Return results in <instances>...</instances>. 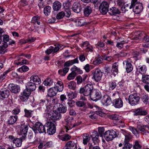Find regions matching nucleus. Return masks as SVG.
<instances>
[{
	"label": "nucleus",
	"mask_w": 149,
	"mask_h": 149,
	"mask_svg": "<svg viewBox=\"0 0 149 149\" xmlns=\"http://www.w3.org/2000/svg\"><path fill=\"white\" fill-rule=\"evenodd\" d=\"M92 9L89 6H87L84 8V13L85 16L88 17L92 12Z\"/></svg>",
	"instance_id": "28"
},
{
	"label": "nucleus",
	"mask_w": 149,
	"mask_h": 149,
	"mask_svg": "<svg viewBox=\"0 0 149 149\" xmlns=\"http://www.w3.org/2000/svg\"><path fill=\"white\" fill-rule=\"evenodd\" d=\"M118 71V65H117V63L115 62L112 66L111 69V72L115 76L117 74Z\"/></svg>",
	"instance_id": "30"
},
{
	"label": "nucleus",
	"mask_w": 149,
	"mask_h": 149,
	"mask_svg": "<svg viewBox=\"0 0 149 149\" xmlns=\"http://www.w3.org/2000/svg\"><path fill=\"white\" fill-rule=\"evenodd\" d=\"M92 74L93 75L92 79L96 82H98L101 79L103 75L102 72L98 69L94 70Z\"/></svg>",
	"instance_id": "7"
},
{
	"label": "nucleus",
	"mask_w": 149,
	"mask_h": 149,
	"mask_svg": "<svg viewBox=\"0 0 149 149\" xmlns=\"http://www.w3.org/2000/svg\"><path fill=\"white\" fill-rule=\"evenodd\" d=\"M8 87L11 92L15 94L18 93L20 90L19 86L14 84H10Z\"/></svg>",
	"instance_id": "10"
},
{
	"label": "nucleus",
	"mask_w": 149,
	"mask_h": 149,
	"mask_svg": "<svg viewBox=\"0 0 149 149\" xmlns=\"http://www.w3.org/2000/svg\"><path fill=\"white\" fill-rule=\"evenodd\" d=\"M47 109L45 114L48 119L54 121L60 118L61 114L60 113L57 112L56 111H53V113H51V111L49 109H48L47 108Z\"/></svg>",
	"instance_id": "1"
},
{
	"label": "nucleus",
	"mask_w": 149,
	"mask_h": 149,
	"mask_svg": "<svg viewBox=\"0 0 149 149\" xmlns=\"http://www.w3.org/2000/svg\"><path fill=\"white\" fill-rule=\"evenodd\" d=\"M67 87L70 89L74 90L76 88V83L73 81H72L67 84Z\"/></svg>",
	"instance_id": "46"
},
{
	"label": "nucleus",
	"mask_w": 149,
	"mask_h": 149,
	"mask_svg": "<svg viewBox=\"0 0 149 149\" xmlns=\"http://www.w3.org/2000/svg\"><path fill=\"white\" fill-rule=\"evenodd\" d=\"M147 111L141 108H138L134 112V116H145L147 114Z\"/></svg>",
	"instance_id": "21"
},
{
	"label": "nucleus",
	"mask_w": 149,
	"mask_h": 149,
	"mask_svg": "<svg viewBox=\"0 0 149 149\" xmlns=\"http://www.w3.org/2000/svg\"><path fill=\"white\" fill-rule=\"evenodd\" d=\"M89 149H100V147L98 146L93 147L92 144L91 143H89L88 144Z\"/></svg>",
	"instance_id": "64"
},
{
	"label": "nucleus",
	"mask_w": 149,
	"mask_h": 149,
	"mask_svg": "<svg viewBox=\"0 0 149 149\" xmlns=\"http://www.w3.org/2000/svg\"><path fill=\"white\" fill-rule=\"evenodd\" d=\"M28 129V127L27 125H21L19 131L18 132V134L19 135L22 136L20 138L22 139H24L26 136V133Z\"/></svg>",
	"instance_id": "8"
},
{
	"label": "nucleus",
	"mask_w": 149,
	"mask_h": 149,
	"mask_svg": "<svg viewBox=\"0 0 149 149\" xmlns=\"http://www.w3.org/2000/svg\"><path fill=\"white\" fill-rule=\"evenodd\" d=\"M66 149H77V142L70 141L67 142L65 145Z\"/></svg>",
	"instance_id": "19"
},
{
	"label": "nucleus",
	"mask_w": 149,
	"mask_h": 149,
	"mask_svg": "<svg viewBox=\"0 0 149 149\" xmlns=\"http://www.w3.org/2000/svg\"><path fill=\"white\" fill-rule=\"evenodd\" d=\"M71 6V2L68 1H66L63 4V8L66 13V16L69 17L71 15V13L70 8Z\"/></svg>",
	"instance_id": "13"
},
{
	"label": "nucleus",
	"mask_w": 149,
	"mask_h": 149,
	"mask_svg": "<svg viewBox=\"0 0 149 149\" xmlns=\"http://www.w3.org/2000/svg\"><path fill=\"white\" fill-rule=\"evenodd\" d=\"M91 137L88 134H84L83 137V143L84 145L87 144L90 140Z\"/></svg>",
	"instance_id": "37"
},
{
	"label": "nucleus",
	"mask_w": 149,
	"mask_h": 149,
	"mask_svg": "<svg viewBox=\"0 0 149 149\" xmlns=\"http://www.w3.org/2000/svg\"><path fill=\"white\" fill-rule=\"evenodd\" d=\"M137 69L139 73L142 74L146 73L147 70L146 67L145 65L139 66Z\"/></svg>",
	"instance_id": "31"
},
{
	"label": "nucleus",
	"mask_w": 149,
	"mask_h": 149,
	"mask_svg": "<svg viewBox=\"0 0 149 149\" xmlns=\"http://www.w3.org/2000/svg\"><path fill=\"white\" fill-rule=\"evenodd\" d=\"M51 8L49 6H46L44 9V13L46 15H48L51 11Z\"/></svg>",
	"instance_id": "44"
},
{
	"label": "nucleus",
	"mask_w": 149,
	"mask_h": 149,
	"mask_svg": "<svg viewBox=\"0 0 149 149\" xmlns=\"http://www.w3.org/2000/svg\"><path fill=\"white\" fill-rule=\"evenodd\" d=\"M122 133H123L125 136L124 143H129V142L131 138L129 132L125 130L122 129Z\"/></svg>",
	"instance_id": "22"
},
{
	"label": "nucleus",
	"mask_w": 149,
	"mask_h": 149,
	"mask_svg": "<svg viewBox=\"0 0 149 149\" xmlns=\"http://www.w3.org/2000/svg\"><path fill=\"white\" fill-rule=\"evenodd\" d=\"M93 90V85L92 84H88L83 87L80 88L79 93L85 96H90Z\"/></svg>",
	"instance_id": "2"
},
{
	"label": "nucleus",
	"mask_w": 149,
	"mask_h": 149,
	"mask_svg": "<svg viewBox=\"0 0 149 149\" xmlns=\"http://www.w3.org/2000/svg\"><path fill=\"white\" fill-rule=\"evenodd\" d=\"M9 36L6 34H4L3 35V41L4 42V44L7 43L9 41Z\"/></svg>",
	"instance_id": "57"
},
{
	"label": "nucleus",
	"mask_w": 149,
	"mask_h": 149,
	"mask_svg": "<svg viewBox=\"0 0 149 149\" xmlns=\"http://www.w3.org/2000/svg\"><path fill=\"white\" fill-rule=\"evenodd\" d=\"M61 3L59 1H55L53 3V8L54 10L57 11L59 10L61 8Z\"/></svg>",
	"instance_id": "33"
},
{
	"label": "nucleus",
	"mask_w": 149,
	"mask_h": 149,
	"mask_svg": "<svg viewBox=\"0 0 149 149\" xmlns=\"http://www.w3.org/2000/svg\"><path fill=\"white\" fill-rule=\"evenodd\" d=\"M76 104L78 107H82L85 105V104L83 101H77L76 102Z\"/></svg>",
	"instance_id": "63"
},
{
	"label": "nucleus",
	"mask_w": 149,
	"mask_h": 149,
	"mask_svg": "<svg viewBox=\"0 0 149 149\" xmlns=\"http://www.w3.org/2000/svg\"><path fill=\"white\" fill-rule=\"evenodd\" d=\"M116 86V84L114 82H111L109 83V89L112 90L114 89Z\"/></svg>",
	"instance_id": "54"
},
{
	"label": "nucleus",
	"mask_w": 149,
	"mask_h": 149,
	"mask_svg": "<svg viewBox=\"0 0 149 149\" xmlns=\"http://www.w3.org/2000/svg\"><path fill=\"white\" fill-rule=\"evenodd\" d=\"M8 46V43L4 44L3 45L0 47V53H4L5 52V50Z\"/></svg>",
	"instance_id": "53"
},
{
	"label": "nucleus",
	"mask_w": 149,
	"mask_h": 149,
	"mask_svg": "<svg viewBox=\"0 0 149 149\" xmlns=\"http://www.w3.org/2000/svg\"><path fill=\"white\" fill-rule=\"evenodd\" d=\"M58 91L55 87L50 88L48 91V95L50 97H52L55 95Z\"/></svg>",
	"instance_id": "25"
},
{
	"label": "nucleus",
	"mask_w": 149,
	"mask_h": 149,
	"mask_svg": "<svg viewBox=\"0 0 149 149\" xmlns=\"http://www.w3.org/2000/svg\"><path fill=\"white\" fill-rule=\"evenodd\" d=\"M8 72V71H6L3 74H0V82L2 81L5 79Z\"/></svg>",
	"instance_id": "59"
},
{
	"label": "nucleus",
	"mask_w": 149,
	"mask_h": 149,
	"mask_svg": "<svg viewBox=\"0 0 149 149\" xmlns=\"http://www.w3.org/2000/svg\"><path fill=\"white\" fill-rule=\"evenodd\" d=\"M46 132L49 135L54 134L56 131V127L54 123L48 122L45 125Z\"/></svg>",
	"instance_id": "3"
},
{
	"label": "nucleus",
	"mask_w": 149,
	"mask_h": 149,
	"mask_svg": "<svg viewBox=\"0 0 149 149\" xmlns=\"http://www.w3.org/2000/svg\"><path fill=\"white\" fill-rule=\"evenodd\" d=\"M53 81L51 78H47L43 82V84L46 86H50L52 84Z\"/></svg>",
	"instance_id": "39"
},
{
	"label": "nucleus",
	"mask_w": 149,
	"mask_h": 149,
	"mask_svg": "<svg viewBox=\"0 0 149 149\" xmlns=\"http://www.w3.org/2000/svg\"><path fill=\"white\" fill-rule=\"evenodd\" d=\"M139 130L144 135L149 133V126L148 125H139L137 126Z\"/></svg>",
	"instance_id": "15"
},
{
	"label": "nucleus",
	"mask_w": 149,
	"mask_h": 149,
	"mask_svg": "<svg viewBox=\"0 0 149 149\" xmlns=\"http://www.w3.org/2000/svg\"><path fill=\"white\" fill-rule=\"evenodd\" d=\"M30 81L34 83L39 84L41 82L40 79L37 75H33L31 76L30 78Z\"/></svg>",
	"instance_id": "23"
},
{
	"label": "nucleus",
	"mask_w": 149,
	"mask_h": 149,
	"mask_svg": "<svg viewBox=\"0 0 149 149\" xmlns=\"http://www.w3.org/2000/svg\"><path fill=\"white\" fill-rule=\"evenodd\" d=\"M78 63L79 61L78 60V58H76L74 59V60H72L67 61V62L65 63L64 66H66L67 67H69L70 66L76 63Z\"/></svg>",
	"instance_id": "27"
},
{
	"label": "nucleus",
	"mask_w": 149,
	"mask_h": 149,
	"mask_svg": "<svg viewBox=\"0 0 149 149\" xmlns=\"http://www.w3.org/2000/svg\"><path fill=\"white\" fill-rule=\"evenodd\" d=\"M17 116H11L9 118L8 122L10 124H13L17 121Z\"/></svg>",
	"instance_id": "34"
},
{
	"label": "nucleus",
	"mask_w": 149,
	"mask_h": 149,
	"mask_svg": "<svg viewBox=\"0 0 149 149\" xmlns=\"http://www.w3.org/2000/svg\"><path fill=\"white\" fill-rule=\"evenodd\" d=\"M73 120V118L72 117H68L65 119V120L66 125L65 128L67 132H68V130L75 127L74 125H72V121Z\"/></svg>",
	"instance_id": "9"
},
{
	"label": "nucleus",
	"mask_w": 149,
	"mask_h": 149,
	"mask_svg": "<svg viewBox=\"0 0 149 149\" xmlns=\"http://www.w3.org/2000/svg\"><path fill=\"white\" fill-rule=\"evenodd\" d=\"M123 65L127 73H130L132 71L133 65L128 61H124L123 62Z\"/></svg>",
	"instance_id": "14"
},
{
	"label": "nucleus",
	"mask_w": 149,
	"mask_h": 149,
	"mask_svg": "<svg viewBox=\"0 0 149 149\" xmlns=\"http://www.w3.org/2000/svg\"><path fill=\"white\" fill-rule=\"evenodd\" d=\"M52 146V142L51 141H48L46 143L45 142L44 146L45 148H48Z\"/></svg>",
	"instance_id": "62"
},
{
	"label": "nucleus",
	"mask_w": 149,
	"mask_h": 149,
	"mask_svg": "<svg viewBox=\"0 0 149 149\" xmlns=\"http://www.w3.org/2000/svg\"><path fill=\"white\" fill-rule=\"evenodd\" d=\"M98 132L100 136L102 137L103 136V134L104 131V128L103 127H98Z\"/></svg>",
	"instance_id": "58"
},
{
	"label": "nucleus",
	"mask_w": 149,
	"mask_h": 149,
	"mask_svg": "<svg viewBox=\"0 0 149 149\" xmlns=\"http://www.w3.org/2000/svg\"><path fill=\"white\" fill-rule=\"evenodd\" d=\"M92 140L95 144L98 143L100 142L99 135L96 131H93L91 135Z\"/></svg>",
	"instance_id": "18"
},
{
	"label": "nucleus",
	"mask_w": 149,
	"mask_h": 149,
	"mask_svg": "<svg viewBox=\"0 0 149 149\" xmlns=\"http://www.w3.org/2000/svg\"><path fill=\"white\" fill-rule=\"evenodd\" d=\"M22 93L24 94V95L26 96H26L29 97V95L31 93V90H29L28 89H27L26 88V89H25L23 91Z\"/></svg>",
	"instance_id": "55"
},
{
	"label": "nucleus",
	"mask_w": 149,
	"mask_h": 149,
	"mask_svg": "<svg viewBox=\"0 0 149 149\" xmlns=\"http://www.w3.org/2000/svg\"><path fill=\"white\" fill-rule=\"evenodd\" d=\"M10 95L9 90L6 88H3L0 90V96L3 98H6Z\"/></svg>",
	"instance_id": "20"
},
{
	"label": "nucleus",
	"mask_w": 149,
	"mask_h": 149,
	"mask_svg": "<svg viewBox=\"0 0 149 149\" xmlns=\"http://www.w3.org/2000/svg\"><path fill=\"white\" fill-rule=\"evenodd\" d=\"M101 101L103 105H109L111 102L110 97L107 95H105L102 97Z\"/></svg>",
	"instance_id": "16"
},
{
	"label": "nucleus",
	"mask_w": 149,
	"mask_h": 149,
	"mask_svg": "<svg viewBox=\"0 0 149 149\" xmlns=\"http://www.w3.org/2000/svg\"><path fill=\"white\" fill-rule=\"evenodd\" d=\"M24 111L25 112L24 116L28 118L32 116L33 112L32 111L25 109Z\"/></svg>",
	"instance_id": "43"
},
{
	"label": "nucleus",
	"mask_w": 149,
	"mask_h": 149,
	"mask_svg": "<svg viewBox=\"0 0 149 149\" xmlns=\"http://www.w3.org/2000/svg\"><path fill=\"white\" fill-rule=\"evenodd\" d=\"M142 100L143 103L146 104H149V99L148 95L143 94L142 96Z\"/></svg>",
	"instance_id": "36"
},
{
	"label": "nucleus",
	"mask_w": 149,
	"mask_h": 149,
	"mask_svg": "<svg viewBox=\"0 0 149 149\" xmlns=\"http://www.w3.org/2000/svg\"><path fill=\"white\" fill-rule=\"evenodd\" d=\"M120 13L118 9L115 7H112L110 8L109 10V13L111 15H116Z\"/></svg>",
	"instance_id": "29"
},
{
	"label": "nucleus",
	"mask_w": 149,
	"mask_h": 149,
	"mask_svg": "<svg viewBox=\"0 0 149 149\" xmlns=\"http://www.w3.org/2000/svg\"><path fill=\"white\" fill-rule=\"evenodd\" d=\"M142 81L144 83L149 84V75L145 74L143 75L142 79Z\"/></svg>",
	"instance_id": "40"
},
{
	"label": "nucleus",
	"mask_w": 149,
	"mask_h": 149,
	"mask_svg": "<svg viewBox=\"0 0 149 149\" xmlns=\"http://www.w3.org/2000/svg\"><path fill=\"white\" fill-rule=\"evenodd\" d=\"M65 15V13L63 11H61L57 14L56 18L58 19H61L63 18Z\"/></svg>",
	"instance_id": "52"
},
{
	"label": "nucleus",
	"mask_w": 149,
	"mask_h": 149,
	"mask_svg": "<svg viewBox=\"0 0 149 149\" xmlns=\"http://www.w3.org/2000/svg\"><path fill=\"white\" fill-rule=\"evenodd\" d=\"M36 84L33 82H32L30 81L28 82L26 84V87L31 91H34L36 88Z\"/></svg>",
	"instance_id": "26"
},
{
	"label": "nucleus",
	"mask_w": 149,
	"mask_h": 149,
	"mask_svg": "<svg viewBox=\"0 0 149 149\" xmlns=\"http://www.w3.org/2000/svg\"><path fill=\"white\" fill-rule=\"evenodd\" d=\"M76 75V73L74 71H72L69 74L67 77V79L70 80L74 79Z\"/></svg>",
	"instance_id": "48"
},
{
	"label": "nucleus",
	"mask_w": 149,
	"mask_h": 149,
	"mask_svg": "<svg viewBox=\"0 0 149 149\" xmlns=\"http://www.w3.org/2000/svg\"><path fill=\"white\" fill-rule=\"evenodd\" d=\"M67 96L70 100H72L77 97V93L72 91H70L69 92H67Z\"/></svg>",
	"instance_id": "41"
},
{
	"label": "nucleus",
	"mask_w": 149,
	"mask_h": 149,
	"mask_svg": "<svg viewBox=\"0 0 149 149\" xmlns=\"http://www.w3.org/2000/svg\"><path fill=\"white\" fill-rule=\"evenodd\" d=\"M109 5L106 1L103 2L100 6V11L103 14H105L108 11Z\"/></svg>",
	"instance_id": "12"
},
{
	"label": "nucleus",
	"mask_w": 149,
	"mask_h": 149,
	"mask_svg": "<svg viewBox=\"0 0 149 149\" xmlns=\"http://www.w3.org/2000/svg\"><path fill=\"white\" fill-rule=\"evenodd\" d=\"M141 145L138 141H135L134 144L133 146V149H141Z\"/></svg>",
	"instance_id": "51"
},
{
	"label": "nucleus",
	"mask_w": 149,
	"mask_h": 149,
	"mask_svg": "<svg viewBox=\"0 0 149 149\" xmlns=\"http://www.w3.org/2000/svg\"><path fill=\"white\" fill-rule=\"evenodd\" d=\"M55 86L57 91L61 92L63 91V85L62 82L58 81L57 82L54 83Z\"/></svg>",
	"instance_id": "24"
},
{
	"label": "nucleus",
	"mask_w": 149,
	"mask_h": 149,
	"mask_svg": "<svg viewBox=\"0 0 149 149\" xmlns=\"http://www.w3.org/2000/svg\"><path fill=\"white\" fill-rule=\"evenodd\" d=\"M89 114H90L89 115V117L93 119H94L97 118L98 117V114H99V116H100V114L99 112L97 111H96L95 113H91V112H90Z\"/></svg>",
	"instance_id": "42"
},
{
	"label": "nucleus",
	"mask_w": 149,
	"mask_h": 149,
	"mask_svg": "<svg viewBox=\"0 0 149 149\" xmlns=\"http://www.w3.org/2000/svg\"><path fill=\"white\" fill-rule=\"evenodd\" d=\"M129 130L132 133L136 136L138 137L139 136V133L137 130L134 127L130 126L129 127Z\"/></svg>",
	"instance_id": "45"
},
{
	"label": "nucleus",
	"mask_w": 149,
	"mask_h": 149,
	"mask_svg": "<svg viewBox=\"0 0 149 149\" xmlns=\"http://www.w3.org/2000/svg\"><path fill=\"white\" fill-rule=\"evenodd\" d=\"M103 60L102 58H98L93 61V63L95 65H98L102 62Z\"/></svg>",
	"instance_id": "50"
},
{
	"label": "nucleus",
	"mask_w": 149,
	"mask_h": 149,
	"mask_svg": "<svg viewBox=\"0 0 149 149\" xmlns=\"http://www.w3.org/2000/svg\"><path fill=\"white\" fill-rule=\"evenodd\" d=\"M32 129L35 133H46L45 125L44 126L40 122L36 123L35 125L32 127Z\"/></svg>",
	"instance_id": "5"
},
{
	"label": "nucleus",
	"mask_w": 149,
	"mask_h": 149,
	"mask_svg": "<svg viewBox=\"0 0 149 149\" xmlns=\"http://www.w3.org/2000/svg\"><path fill=\"white\" fill-rule=\"evenodd\" d=\"M113 104L115 107L120 108L121 107V99L120 98L115 100L113 102Z\"/></svg>",
	"instance_id": "32"
},
{
	"label": "nucleus",
	"mask_w": 149,
	"mask_h": 149,
	"mask_svg": "<svg viewBox=\"0 0 149 149\" xmlns=\"http://www.w3.org/2000/svg\"><path fill=\"white\" fill-rule=\"evenodd\" d=\"M139 100V97L136 93L130 95L128 98L129 102L132 106L135 105L137 104Z\"/></svg>",
	"instance_id": "6"
},
{
	"label": "nucleus",
	"mask_w": 149,
	"mask_h": 149,
	"mask_svg": "<svg viewBox=\"0 0 149 149\" xmlns=\"http://www.w3.org/2000/svg\"><path fill=\"white\" fill-rule=\"evenodd\" d=\"M24 139H20L16 138L15 139H14L13 141V143L15 144L17 147L20 146L22 144V140Z\"/></svg>",
	"instance_id": "35"
},
{
	"label": "nucleus",
	"mask_w": 149,
	"mask_h": 149,
	"mask_svg": "<svg viewBox=\"0 0 149 149\" xmlns=\"http://www.w3.org/2000/svg\"><path fill=\"white\" fill-rule=\"evenodd\" d=\"M94 96V97L93 98L94 101H97L102 97L101 93L99 91H96L95 92Z\"/></svg>",
	"instance_id": "38"
},
{
	"label": "nucleus",
	"mask_w": 149,
	"mask_h": 149,
	"mask_svg": "<svg viewBox=\"0 0 149 149\" xmlns=\"http://www.w3.org/2000/svg\"><path fill=\"white\" fill-rule=\"evenodd\" d=\"M135 0H132L131 3V5H130V3H128L127 2H125L123 3L122 2V13H125L129 9H132L133 8V5H134L133 1Z\"/></svg>",
	"instance_id": "11"
},
{
	"label": "nucleus",
	"mask_w": 149,
	"mask_h": 149,
	"mask_svg": "<svg viewBox=\"0 0 149 149\" xmlns=\"http://www.w3.org/2000/svg\"><path fill=\"white\" fill-rule=\"evenodd\" d=\"M132 147V144L130 143H125L123 149H130Z\"/></svg>",
	"instance_id": "61"
},
{
	"label": "nucleus",
	"mask_w": 149,
	"mask_h": 149,
	"mask_svg": "<svg viewBox=\"0 0 149 149\" xmlns=\"http://www.w3.org/2000/svg\"><path fill=\"white\" fill-rule=\"evenodd\" d=\"M82 6L81 4L78 2H75L72 8V10L74 12L78 13L81 10Z\"/></svg>",
	"instance_id": "17"
},
{
	"label": "nucleus",
	"mask_w": 149,
	"mask_h": 149,
	"mask_svg": "<svg viewBox=\"0 0 149 149\" xmlns=\"http://www.w3.org/2000/svg\"><path fill=\"white\" fill-rule=\"evenodd\" d=\"M19 69L20 71H22L23 72H26L29 70V68L27 66L24 65L21 67L19 68Z\"/></svg>",
	"instance_id": "60"
},
{
	"label": "nucleus",
	"mask_w": 149,
	"mask_h": 149,
	"mask_svg": "<svg viewBox=\"0 0 149 149\" xmlns=\"http://www.w3.org/2000/svg\"><path fill=\"white\" fill-rule=\"evenodd\" d=\"M34 136L32 133L29 132L28 135V141L30 143H32L34 141Z\"/></svg>",
	"instance_id": "47"
},
{
	"label": "nucleus",
	"mask_w": 149,
	"mask_h": 149,
	"mask_svg": "<svg viewBox=\"0 0 149 149\" xmlns=\"http://www.w3.org/2000/svg\"><path fill=\"white\" fill-rule=\"evenodd\" d=\"M104 135V138L107 141H112L117 136L116 132L113 130L106 131Z\"/></svg>",
	"instance_id": "4"
},
{
	"label": "nucleus",
	"mask_w": 149,
	"mask_h": 149,
	"mask_svg": "<svg viewBox=\"0 0 149 149\" xmlns=\"http://www.w3.org/2000/svg\"><path fill=\"white\" fill-rule=\"evenodd\" d=\"M29 97L22 93L20 95V99L23 102H25L27 100Z\"/></svg>",
	"instance_id": "56"
},
{
	"label": "nucleus",
	"mask_w": 149,
	"mask_h": 149,
	"mask_svg": "<svg viewBox=\"0 0 149 149\" xmlns=\"http://www.w3.org/2000/svg\"><path fill=\"white\" fill-rule=\"evenodd\" d=\"M58 110L60 113H64L66 111V107L61 104L60 105L58 109Z\"/></svg>",
	"instance_id": "49"
}]
</instances>
